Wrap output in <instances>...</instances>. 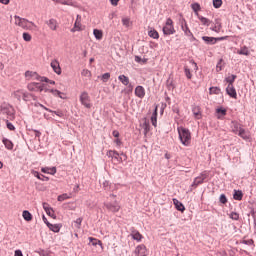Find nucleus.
<instances>
[{
  "label": "nucleus",
  "mask_w": 256,
  "mask_h": 256,
  "mask_svg": "<svg viewBox=\"0 0 256 256\" xmlns=\"http://www.w3.org/2000/svg\"><path fill=\"white\" fill-rule=\"evenodd\" d=\"M103 189H105V191H109V189H111V183L109 181H104L103 182Z\"/></svg>",
  "instance_id": "51"
},
{
  "label": "nucleus",
  "mask_w": 256,
  "mask_h": 256,
  "mask_svg": "<svg viewBox=\"0 0 256 256\" xmlns=\"http://www.w3.org/2000/svg\"><path fill=\"white\" fill-rule=\"evenodd\" d=\"M14 256H23V252L21 250H15Z\"/></svg>",
  "instance_id": "64"
},
{
  "label": "nucleus",
  "mask_w": 256,
  "mask_h": 256,
  "mask_svg": "<svg viewBox=\"0 0 256 256\" xmlns=\"http://www.w3.org/2000/svg\"><path fill=\"white\" fill-rule=\"evenodd\" d=\"M22 38L24 41H26L27 43L31 42V40L33 39V36H31V34H29V32H24L22 34Z\"/></svg>",
  "instance_id": "43"
},
{
  "label": "nucleus",
  "mask_w": 256,
  "mask_h": 256,
  "mask_svg": "<svg viewBox=\"0 0 256 256\" xmlns=\"http://www.w3.org/2000/svg\"><path fill=\"white\" fill-rule=\"evenodd\" d=\"M119 81L122 82L123 85L127 86L129 85V77L125 76V75H120L118 77Z\"/></svg>",
  "instance_id": "40"
},
{
  "label": "nucleus",
  "mask_w": 256,
  "mask_h": 256,
  "mask_svg": "<svg viewBox=\"0 0 256 256\" xmlns=\"http://www.w3.org/2000/svg\"><path fill=\"white\" fill-rule=\"evenodd\" d=\"M42 207H43V209H44L45 212H46V211H49V210L51 209V207L49 206V203H47V202H44V203L42 204Z\"/></svg>",
  "instance_id": "58"
},
{
  "label": "nucleus",
  "mask_w": 256,
  "mask_h": 256,
  "mask_svg": "<svg viewBox=\"0 0 256 256\" xmlns=\"http://www.w3.org/2000/svg\"><path fill=\"white\" fill-rule=\"evenodd\" d=\"M221 5H223V0H213V7H215V9H219Z\"/></svg>",
  "instance_id": "48"
},
{
  "label": "nucleus",
  "mask_w": 256,
  "mask_h": 256,
  "mask_svg": "<svg viewBox=\"0 0 256 256\" xmlns=\"http://www.w3.org/2000/svg\"><path fill=\"white\" fill-rule=\"evenodd\" d=\"M93 35H94L95 39H97V41H101V39H103V30L94 29Z\"/></svg>",
  "instance_id": "28"
},
{
  "label": "nucleus",
  "mask_w": 256,
  "mask_h": 256,
  "mask_svg": "<svg viewBox=\"0 0 256 256\" xmlns=\"http://www.w3.org/2000/svg\"><path fill=\"white\" fill-rule=\"evenodd\" d=\"M192 113L194 115V119H202L203 113L201 112V107L199 106H193L192 107Z\"/></svg>",
  "instance_id": "17"
},
{
  "label": "nucleus",
  "mask_w": 256,
  "mask_h": 256,
  "mask_svg": "<svg viewBox=\"0 0 256 256\" xmlns=\"http://www.w3.org/2000/svg\"><path fill=\"white\" fill-rule=\"evenodd\" d=\"M178 135L179 139L185 147H189L191 145V131L184 127H178Z\"/></svg>",
  "instance_id": "2"
},
{
  "label": "nucleus",
  "mask_w": 256,
  "mask_h": 256,
  "mask_svg": "<svg viewBox=\"0 0 256 256\" xmlns=\"http://www.w3.org/2000/svg\"><path fill=\"white\" fill-rule=\"evenodd\" d=\"M130 235L132 239H134V241L140 242L143 239V235L139 231H137L135 228L131 229Z\"/></svg>",
  "instance_id": "19"
},
{
  "label": "nucleus",
  "mask_w": 256,
  "mask_h": 256,
  "mask_svg": "<svg viewBox=\"0 0 256 256\" xmlns=\"http://www.w3.org/2000/svg\"><path fill=\"white\" fill-rule=\"evenodd\" d=\"M151 123L154 127H157V106L155 107L154 113L151 116Z\"/></svg>",
  "instance_id": "34"
},
{
  "label": "nucleus",
  "mask_w": 256,
  "mask_h": 256,
  "mask_svg": "<svg viewBox=\"0 0 256 256\" xmlns=\"http://www.w3.org/2000/svg\"><path fill=\"white\" fill-rule=\"evenodd\" d=\"M230 127H231L232 133H234V135H237L241 131V129L243 128V125H241L237 121H232Z\"/></svg>",
  "instance_id": "12"
},
{
  "label": "nucleus",
  "mask_w": 256,
  "mask_h": 256,
  "mask_svg": "<svg viewBox=\"0 0 256 256\" xmlns=\"http://www.w3.org/2000/svg\"><path fill=\"white\" fill-rule=\"evenodd\" d=\"M2 115H5L6 119H9L10 121H13V119H15V114H13L12 111L9 109H3Z\"/></svg>",
  "instance_id": "24"
},
{
  "label": "nucleus",
  "mask_w": 256,
  "mask_h": 256,
  "mask_svg": "<svg viewBox=\"0 0 256 256\" xmlns=\"http://www.w3.org/2000/svg\"><path fill=\"white\" fill-rule=\"evenodd\" d=\"M61 227H63V225L61 224L48 223V228L50 229V231H53V233H59V231H61Z\"/></svg>",
  "instance_id": "23"
},
{
  "label": "nucleus",
  "mask_w": 256,
  "mask_h": 256,
  "mask_svg": "<svg viewBox=\"0 0 256 256\" xmlns=\"http://www.w3.org/2000/svg\"><path fill=\"white\" fill-rule=\"evenodd\" d=\"M202 39L208 45H215V43H217V41H225V39H227V36L218 37V38L203 36Z\"/></svg>",
  "instance_id": "9"
},
{
  "label": "nucleus",
  "mask_w": 256,
  "mask_h": 256,
  "mask_svg": "<svg viewBox=\"0 0 256 256\" xmlns=\"http://www.w3.org/2000/svg\"><path fill=\"white\" fill-rule=\"evenodd\" d=\"M230 219H232L233 221H239V213L237 212H231L229 214Z\"/></svg>",
  "instance_id": "46"
},
{
  "label": "nucleus",
  "mask_w": 256,
  "mask_h": 256,
  "mask_svg": "<svg viewBox=\"0 0 256 256\" xmlns=\"http://www.w3.org/2000/svg\"><path fill=\"white\" fill-rule=\"evenodd\" d=\"M82 77H86L87 79H91V71L84 69L81 72Z\"/></svg>",
  "instance_id": "45"
},
{
  "label": "nucleus",
  "mask_w": 256,
  "mask_h": 256,
  "mask_svg": "<svg viewBox=\"0 0 256 256\" xmlns=\"http://www.w3.org/2000/svg\"><path fill=\"white\" fill-rule=\"evenodd\" d=\"M27 89H28V91H37V89H38V83H37V82L29 83V84L27 85Z\"/></svg>",
  "instance_id": "42"
},
{
  "label": "nucleus",
  "mask_w": 256,
  "mask_h": 256,
  "mask_svg": "<svg viewBox=\"0 0 256 256\" xmlns=\"http://www.w3.org/2000/svg\"><path fill=\"white\" fill-rule=\"evenodd\" d=\"M50 66L52 67L54 73H56V75H61V65L59 64V61L57 60H53L50 64Z\"/></svg>",
  "instance_id": "18"
},
{
  "label": "nucleus",
  "mask_w": 256,
  "mask_h": 256,
  "mask_svg": "<svg viewBox=\"0 0 256 256\" xmlns=\"http://www.w3.org/2000/svg\"><path fill=\"white\" fill-rule=\"evenodd\" d=\"M221 93V88L219 87H210L209 94L210 95H219Z\"/></svg>",
  "instance_id": "38"
},
{
  "label": "nucleus",
  "mask_w": 256,
  "mask_h": 256,
  "mask_svg": "<svg viewBox=\"0 0 256 256\" xmlns=\"http://www.w3.org/2000/svg\"><path fill=\"white\" fill-rule=\"evenodd\" d=\"M89 239H90L92 245H103V242H101V240H98V239H95L92 237H90Z\"/></svg>",
  "instance_id": "49"
},
{
  "label": "nucleus",
  "mask_w": 256,
  "mask_h": 256,
  "mask_svg": "<svg viewBox=\"0 0 256 256\" xmlns=\"http://www.w3.org/2000/svg\"><path fill=\"white\" fill-rule=\"evenodd\" d=\"M32 175H34V177H36L40 181H45V179H46V181H49V177H45V176L39 174V172H37L35 170L32 171Z\"/></svg>",
  "instance_id": "31"
},
{
  "label": "nucleus",
  "mask_w": 256,
  "mask_h": 256,
  "mask_svg": "<svg viewBox=\"0 0 256 256\" xmlns=\"http://www.w3.org/2000/svg\"><path fill=\"white\" fill-rule=\"evenodd\" d=\"M50 93L54 96V97H59L60 99H67V97L65 96V93L57 90V89H50Z\"/></svg>",
  "instance_id": "21"
},
{
  "label": "nucleus",
  "mask_w": 256,
  "mask_h": 256,
  "mask_svg": "<svg viewBox=\"0 0 256 256\" xmlns=\"http://www.w3.org/2000/svg\"><path fill=\"white\" fill-rule=\"evenodd\" d=\"M24 77L26 81H40L41 83L49 81V78L40 76L37 72L31 70L26 71Z\"/></svg>",
  "instance_id": "4"
},
{
  "label": "nucleus",
  "mask_w": 256,
  "mask_h": 256,
  "mask_svg": "<svg viewBox=\"0 0 256 256\" xmlns=\"http://www.w3.org/2000/svg\"><path fill=\"white\" fill-rule=\"evenodd\" d=\"M233 198L236 200V201H241V199H243V192L241 191H237L235 190L234 191V195H233Z\"/></svg>",
  "instance_id": "39"
},
{
  "label": "nucleus",
  "mask_w": 256,
  "mask_h": 256,
  "mask_svg": "<svg viewBox=\"0 0 256 256\" xmlns=\"http://www.w3.org/2000/svg\"><path fill=\"white\" fill-rule=\"evenodd\" d=\"M136 256H147V247L144 244H140L134 251Z\"/></svg>",
  "instance_id": "10"
},
{
  "label": "nucleus",
  "mask_w": 256,
  "mask_h": 256,
  "mask_svg": "<svg viewBox=\"0 0 256 256\" xmlns=\"http://www.w3.org/2000/svg\"><path fill=\"white\" fill-rule=\"evenodd\" d=\"M182 30L184 31L185 35L187 36L191 35V30H189V27H187V24H185V26H182Z\"/></svg>",
  "instance_id": "52"
},
{
  "label": "nucleus",
  "mask_w": 256,
  "mask_h": 256,
  "mask_svg": "<svg viewBox=\"0 0 256 256\" xmlns=\"http://www.w3.org/2000/svg\"><path fill=\"white\" fill-rule=\"evenodd\" d=\"M237 135L238 137H241V139H244V141H249V139H251V132L244 128L240 129V132H238Z\"/></svg>",
  "instance_id": "16"
},
{
  "label": "nucleus",
  "mask_w": 256,
  "mask_h": 256,
  "mask_svg": "<svg viewBox=\"0 0 256 256\" xmlns=\"http://www.w3.org/2000/svg\"><path fill=\"white\" fill-rule=\"evenodd\" d=\"M208 175L206 172H203L200 174V176L196 177L192 183V187H194V189H197V187H199V185H203L205 179H207Z\"/></svg>",
  "instance_id": "8"
},
{
  "label": "nucleus",
  "mask_w": 256,
  "mask_h": 256,
  "mask_svg": "<svg viewBox=\"0 0 256 256\" xmlns=\"http://www.w3.org/2000/svg\"><path fill=\"white\" fill-rule=\"evenodd\" d=\"M58 3L61 5H71V0H60Z\"/></svg>",
  "instance_id": "59"
},
{
  "label": "nucleus",
  "mask_w": 256,
  "mask_h": 256,
  "mask_svg": "<svg viewBox=\"0 0 256 256\" xmlns=\"http://www.w3.org/2000/svg\"><path fill=\"white\" fill-rule=\"evenodd\" d=\"M80 102L82 105H84L86 107V109H91V107L93 106L91 104V98L89 97V93H87V92L81 93Z\"/></svg>",
  "instance_id": "6"
},
{
  "label": "nucleus",
  "mask_w": 256,
  "mask_h": 256,
  "mask_svg": "<svg viewBox=\"0 0 256 256\" xmlns=\"http://www.w3.org/2000/svg\"><path fill=\"white\" fill-rule=\"evenodd\" d=\"M149 37H151L152 39H158L159 38V32H157V30L155 29H151L148 32Z\"/></svg>",
  "instance_id": "41"
},
{
  "label": "nucleus",
  "mask_w": 256,
  "mask_h": 256,
  "mask_svg": "<svg viewBox=\"0 0 256 256\" xmlns=\"http://www.w3.org/2000/svg\"><path fill=\"white\" fill-rule=\"evenodd\" d=\"M235 79H237V75H230L228 77L225 78L226 83H228V85H233V83H235Z\"/></svg>",
  "instance_id": "36"
},
{
  "label": "nucleus",
  "mask_w": 256,
  "mask_h": 256,
  "mask_svg": "<svg viewBox=\"0 0 256 256\" xmlns=\"http://www.w3.org/2000/svg\"><path fill=\"white\" fill-rule=\"evenodd\" d=\"M112 135H113V137H115L116 139H119V131H117V130H114L113 132H112Z\"/></svg>",
  "instance_id": "63"
},
{
  "label": "nucleus",
  "mask_w": 256,
  "mask_h": 256,
  "mask_svg": "<svg viewBox=\"0 0 256 256\" xmlns=\"http://www.w3.org/2000/svg\"><path fill=\"white\" fill-rule=\"evenodd\" d=\"M164 35H173L175 33V27H173V20L168 18L166 20L165 26L163 27Z\"/></svg>",
  "instance_id": "5"
},
{
  "label": "nucleus",
  "mask_w": 256,
  "mask_h": 256,
  "mask_svg": "<svg viewBox=\"0 0 256 256\" xmlns=\"http://www.w3.org/2000/svg\"><path fill=\"white\" fill-rule=\"evenodd\" d=\"M37 91H39L40 93L43 92V91H45V85H43V84L40 85V84L38 83Z\"/></svg>",
  "instance_id": "62"
},
{
  "label": "nucleus",
  "mask_w": 256,
  "mask_h": 256,
  "mask_svg": "<svg viewBox=\"0 0 256 256\" xmlns=\"http://www.w3.org/2000/svg\"><path fill=\"white\" fill-rule=\"evenodd\" d=\"M213 31H215V33H219V31H221V24L217 23L213 28Z\"/></svg>",
  "instance_id": "55"
},
{
  "label": "nucleus",
  "mask_w": 256,
  "mask_h": 256,
  "mask_svg": "<svg viewBox=\"0 0 256 256\" xmlns=\"http://www.w3.org/2000/svg\"><path fill=\"white\" fill-rule=\"evenodd\" d=\"M199 21L202 23V25H205L206 27H209V25H211V20H209L206 17L203 16H198Z\"/></svg>",
  "instance_id": "30"
},
{
  "label": "nucleus",
  "mask_w": 256,
  "mask_h": 256,
  "mask_svg": "<svg viewBox=\"0 0 256 256\" xmlns=\"http://www.w3.org/2000/svg\"><path fill=\"white\" fill-rule=\"evenodd\" d=\"M46 25L49 27L51 31H57V29H59V22H57V20L54 18H51L48 21H46Z\"/></svg>",
  "instance_id": "11"
},
{
  "label": "nucleus",
  "mask_w": 256,
  "mask_h": 256,
  "mask_svg": "<svg viewBox=\"0 0 256 256\" xmlns=\"http://www.w3.org/2000/svg\"><path fill=\"white\" fill-rule=\"evenodd\" d=\"M13 96L15 97V99H17L18 101H21V99L23 101H31L32 99L35 101V96H33V94L23 90V89H19L13 92Z\"/></svg>",
  "instance_id": "3"
},
{
  "label": "nucleus",
  "mask_w": 256,
  "mask_h": 256,
  "mask_svg": "<svg viewBox=\"0 0 256 256\" xmlns=\"http://www.w3.org/2000/svg\"><path fill=\"white\" fill-rule=\"evenodd\" d=\"M104 207H106L108 211H111V213H119V211L121 210V206L117 201H115L114 203L106 202L104 203Z\"/></svg>",
  "instance_id": "7"
},
{
  "label": "nucleus",
  "mask_w": 256,
  "mask_h": 256,
  "mask_svg": "<svg viewBox=\"0 0 256 256\" xmlns=\"http://www.w3.org/2000/svg\"><path fill=\"white\" fill-rule=\"evenodd\" d=\"M166 87L167 89H169V91H173V89H175V82L173 81V79L169 78L167 80Z\"/></svg>",
  "instance_id": "37"
},
{
  "label": "nucleus",
  "mask_w": 256,
  "mask_h": 256,
  "mask_svg": "<svg viewBox=\"0 0 256 256\" xmlns=\"http://www.w3.org/2000/svg\"><path fill=\"white\" fill-rule=\"evenodd\" d=\"M81 223H83V218H77L75 221L77 229H81Z\"/></svg>",
  "instance_id": "53"
},
{
  "label": "nucleus",
  "mask_w": 256,
  "mask_h": 256,
  "mask_svg": "<svg viewBox=\"0 0 256 256\" xmlns=\"http://www.w3.org/2000/svg\"><path fill=\"white\" fill-rule=\"evenodd\" d=\"M67 199H71V194H61L57 197V201L63 202V201H67Z\"/></svg>",
  "instance_id": "35"
},
{
  "label": "nucleus",
  "mask_w": 256,
  "mask_h": 256,
  "mask_svg": "<svg viewBox=\"0 0 256 256\" xmlns=\"http://www.w3.org/2000/svg\"><path fill=\"white\" fill-rule=\"evenodd\" d=\"M107 157H111V159H114L118 163H121L123 161V159L119 157V153L115 150H109L107 152Z\"/></svg>",
  "instance_id": "15"
},
{
  "label": "nucleus",
  "mask_w": 256,
  "mask_h": 256,
  "mask_svg": "<svg viewBox=\"0 0 256 256\" xmlns=\"http://www.w3.org/2000/svg\"><path fill=\"white\" fill-rule=\"evenodd\" d=\"M226 93L232 99H237V90L235 89V86L228 85L227 88H226Z\"/></svg>",
  "instance_id": "14"
},
{
  "label": "nucleus",
  "mask_w": 256,
  "mask_h": 256,
  "mask_svg": "<svg viewBox=\"0 0 256 256\" xmlns=\"http://www.w3.org/2000/svg\"><path fill=\"white\" fill-rule=\"evenodd\" d=\"M42 173H47L48 175H55V173H57V168L56 167H44L41 168Z\"/></svg>",
  "instance_id": "25"
},
{
  "label": "nucleus",
  "mask_w": 256,
  "mask_h": 256,
  "mask_svg": "<svg viewBox=\"0 0 256 256\" xmlns=\"http://www.w3.org/2000/svg\"><path fill=\"white\" fill-rule=\"evenodd\" d=\"M109 79H111V74L109 72L104 73L101 76V80L103 81V83H107V81H109Z\"/></svg>",
  "instance_id": "44"
},
{
  "label": "nucleus",
  "mask_w": 256,
  "mask_h": 256,
  "mask_svg": "<svg viewBox=\"0 0 256 256\" xmlns=\"http://www.w3.org/2000/svg\"><path fill=\"white\" fill-rule=\"evenodd\" d=\"M243 243L245 245H253L255 243V241H253V239H249V240H244Z\"/></svg>",
  "instance_id": "61"
},
{
  "label": "nucleus",
  "mask_w": 256,
  "mask_h": 256,
  "mask_svg": "<svg viewBox=\"0 0 256 256\" xmlns=\"http://www.w3.org/2000/svg\"><path fill=\"white\" fill-rule=\"evenodd\" d=\"M14 25H17V27H21V29H25L26 31H39V27L34 22L17 15L14 16Z\"/></svg>",
  "instance_id": "1"
},
{
  "label": "nucleus",
  "mask_w": 256,
  "mask_h": 256,
  "mask_svg": "<svg viewBox=\"0 0 256 256\" xmlns=\"http://www.w3.org/2000/svg\"><path fill=\"white\" fill-rule=\"evenodd\" d=\"M6 125L10 131H15V126H13V124L10 123L9 120H6Z\"/></svg>",
  "instance_id": "56"
},
{
  "label": "nucleus",
  "mask_w": 256,
  "mask_h": 256,
  "mask_svg": "<svg viewBox=\"0 0 256 256\" xmlns=\"http://www.w3.org/2000/svg\"><path fill=\"white\" fill-rule=\"evenodd\" d=\"M173 203H174L175 208L177 209V211H181V213H183L185 211V205H183V203L178 201L177 198L173 199Z\"/></svg>",
  "instance_id": "22"
},
{
  "label": "nucleus",
  "mask_w": 256,
  "mask_h": 256,
  "mask_svg": "<svg viewBox=\"0 0 256 256\" xmlns=\"http://www.w3.org/2000/svg\"><path fill=\"white\" fill-rule=\"evenodd\" d=\"M220 203H223V205H225V203H227V196H225V194H222L220 196Z\"/></svg>",
  "instance_id": "57"
},
{
  "label": "nucleus",
  "mask_w": 256,
  "mask_h": 256,
  "mask_svg": "<svg viewBox=\"0 0 256 256\" xmlns=\"http://www.w3.org/2000/svg\"><path fill=\"white\" fill-rule=\"evenodd\" d=\"M184 73H185L187 79H191L193 77V75L191 74V70L187 66L184 67Z\"/></svg>",
  "instance_id": "47"
},
{
  "label": "nucleus",
  "mask_w": 256,
  "mask_h": 256,
  "mask_svg": "<svg viewBox=\"0 0 256 256\" xmlns=\"http://www.w3.org/2000/svg\"><path fill=\"white\" fill-rule=\"evenodd\" d=\"M135 95L139 99H143V97H145V88L143 86H137L135 88Z\"/></svg>",
  "instance_id": "20"
},
{
  "label": "nucleus",
  "mask_w": 256,
  "mask_h": 256,
  "mask_svg": "<svg viewBox=\"0 0 256 256\" xmlns=\"http://www.w3.org/2000/svg\"><path fill=\"white\" fill-rule=\"evenodd\" d=\"M191 8L194 11V13L199 17V11H201V5L199 3H193L191 4Z\"/></svg>",
  "instance_id": "32"
},
{
  "label": "nucleus",
  "mask_w": 256,
  "mask_h": 256,
  "mask_svg": "<svg viewBox=\"0 0 256 256\" xmlns=\"http://www.w3.org/2000/svg\"><path fill=\"white\" fill-rule=\"evenodd\" d=\"M58 3L61 5H71V0H60Z\"/></svg>",
  "instance_id": "60"
},
{
  "label": "nucleus",
  "mask_w": 256,
  "mask_h": 256,
  "mask_svg": "<svg viewBox=\"0 0 256 256\" xmlns=\"http://www.w3.org/2000/svg\"><path fill=\"white\" fill-rule=\"evenodd\" d=\"M222 63H223V59H220L219 62L217 63L216 71H222L223 69Z\"/></svg>",
  "instance_id": "54"
},
{
  "label": "nucleus",
  "mask_w": 256,
  "mask_h": 256,
  "mask_svg": "<svg viewBox=\"0 0 256 256\" xmlns=\"http://www.w3.org/2000/svg\"><path fill=\"white\" fill-rule=\"evenodd\" d=\"M238 55H246L249 56V48H247V46H243L241 47L238 51H237Z\"/></svg>",
  "instance_id": "33"
},
{
  "label": "nucleus",
  "mask_w": 256,
  "mask_h": 256,
  "mask_svg": "<svg viewBox=\"0 0 256 256\" xmlns=\"http://www.w3.org/2000/svg\"><path fill=\"white\" fill-rule=\"evenodd\" d=\"M122 25H124V27H129V25H131V19L123 18L122 19Z\"/></svg>",
  "instance_id": "50"
},
{
  "label": "nucleus",
  "mask_w": 256,
  "mask_h": 256,
  "mask_svg": "<svg viewBox=\"0 0 256 256\" xmlns=\"http://www.w3.org/2000/svg\"><path fill=\"white\" fill-rule=\"evenodd\" d=\"M82 24H81V15L76 16V21L74 23V27L71 29L72 33H75L76 31H81L82 30Z\"/></svg>",
  "instance_id": "13"
},
{
  "label": "nucleus",
  "mask_w": 256,
  "mask_h": 256,
  "mask_svg": "<svg viewBox=\"0 0 256 256\" xmlns=\"http://www.w3.org/2000/svg\"><path fill=\"white\" fill-rule=\"evenodd\" d=\"M22 217H23V219H24L25 221H33V215L30 214V212L27 211V210H24V211L22 212Z\"/></svg>",
  "instance_id": "29"
},
{
  "label": "nucleus",
  "mask_w": 256,
  "mask_h": 256,
  "mask_svg": "<svg viewBox=\"0 0 256 256\" xmlns=\"http://www.w3.org/2000/svg\"><path fill=\"white\" fill-rule=\"evenodd\" d=\"M2 143L5 145L6 149H8L9 151H12L14 145L13 142L7 138H4L2 140Z\"/></svg>",
  "instance_id": "27"
},
{
  "label": "nucleus",
  "mask_w": 256,
  "mask_h": 256,
  "mask_svg": "<svg viewBox=\"0 0 256 256\" xmlns=\"http://www.w3.org/2000/svg\"><path fill=\"white\" fill-rule=\"evenodd\" d=\"M227 115V110L223 108H217L216 109V117L217 119H223Z\"/></svg>",
  "instance_id": "26"
}]
</instances>
